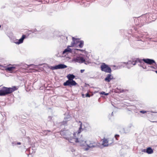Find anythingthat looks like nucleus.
Instances as JSON below:
<instances>
[{
	"label": "nucleus",
	"mask_w": 157,
	"mask_h": 157,
	"mask_svg": "<svg viewBox=\"0 0 157 157\" xmlns=\"http://www.w3.org/2000/svg\"><path fill=\"white\" fill-rule=\"evenodd\" d=\"M137 41H140V43H139L141 45V46H143L144 45V40H142L140 38V39H138V40H137Z\"/></svg>",
	"instance_id": "29"
},
{
	"label": "nucleus",
	"mask_w": 157,
	"mask_h": 157,
	"mask_svg": "<svg viewBox=\"0 0 157 157\" xmlns=\"http://www.w3.org/2000/svg\"><path fill=\"white\" fill-rule=\"evenodd\" d=\"M82 142L84 144H81V145H86L87 146V147L85 148L86 151L88 150L90 148L94 147L97 146V144L96 143L90 141H82Z\"/></svg>",
	"instance_id": "3"
},
{
	"label": "nucleus",
	"mask_w": 157,
	"mask_h": 157,
	"mask_svg": "<svg viewBox=\"0 0 157 157\" xmlns=\"http://www.w3.org/2000/svg\"><path fill=\"white\" fill-rule=\"evenodd\" d=\"M16 144H17L20 145V144H21V142H17Z\"/></svg>",
	"instance_id": "49"
},
{
	"label": "nucleus",
	"mask_w": 157,
	"mask_h": 157,
	"mask_svg": "<svg viewBox=\"0 0 157 157\" xmlns=\"http://www.w3.org/2000/svg\"><path fill=\"white\" fill-rule=\"evenodd\" d=\"M76 40H77V39L75 38L74 37H72V41L75 42Z\"/></svg>",
	"instance_id": "44"
},
{
	"label": "nucleus",
	"mask_w": 157,
	"mask_h": 157,
	"mask_svg": "<svg viewBox=\"0 0 157 157\" xmlns=\"http://www.w3.org/2000/svg\"><path fill=\"white\" fill-rule=\"evenodd\" d=\"M55 11L53 10H50L48 12V14L49 16H53L55 14Z\"/></svg>",
	"instance_id": "27"
},
{
	"label": "nucleus",
	"mask_w": 157,
	"mask_h": 157,
	"mask_svg": "<svg viewBox=\"0 0 157 157\" xmlns=\"http://www.w3.org/2000/svg\"><path fill=\"white\" fill-rule=\"evenodd\" d=\"M119 135L118 134H116L114 136V137L116 138V140H117V138H118L119 137Z\"/></svg>",
	"instance_id": "39"
},
{
	"label": "nucleus",
	"mask_w": 157,
	"mask_h": 157,
	"mask_svg": "<svg viewBox=\"0 0 157 157\" xmlns=\"http://www.w3.org/2000/svg\"><path fill=\"white\" fill-rule=\"evenodd\" d=\"M140 113H141L143 114H144L145 113H147V116H153L152 113H157V112H152L146 111H145V110H141L140 111Z\"/></svg>",
	"instance_id": "18"
},
{
	"label": "nucleus",
	"mask_w": 157,
	"mask_h": 157,
	"mask_svg": "<svg viewBox=\"0 0 157 157\" xmlns=\"http://www.w3.org/2000/svg\"><path fill=\"white\" fill-rule=\"evenodd\" d=\"M147 153L150 154L153 153L154 152L153 150L150 147H148L147 148Z\"/></svg>",
	"instance_id": "25"
},
{
	"label": "nucleus",
	"mask_w": 157,
	"mask_h": 157,
	"mask_svg": "<svg viewBox=\"0 0 157 157\" xmlns=\"http://www.w3.org/2000/svg\"><path fill=\"white\" fill-rule=\"evenodd\" d=\"M85 61L84 58L83 57L77 56L72 59V61L75 63H83Z\"/></svg>",
	"instance_id": "9"
},
{
	"label": "nucleus",
	"mask_w": 157,
	"mask_h": 157,
	"mask_svg": "<svg viewBox=\"0 0 157 157\" xmlns=\"http://www.w3.org/2000/svg\"><path fill=\"white\" fill-rule=\"evenodd\" d=\"M75 50H78L80 51V52H84L85 54H86L87 52L85 50H83V49H75Z\"/></svg>",
	"instance_id": "31"
},
{
	"label": "nucleus",
	"mask_w": 157,
	"mask_h": 157,
	"mask_svg": "<svg viewBox=\"0 0 157 157\" xmlns=\"http://www.w3.org/2000/svg\"><path fill=\"white\" fill-rule=\"evenodd\" d=\"M77 84V83L74 80H67L63 84V85L65 86H68L70 87L75 86Z\"/></svg>",
	"instance_id": "8"
},
{
	"label": "nucleus",
	"mask_w": 157,
	"mask_h": 157,
	"mask_svg": "<svg viewBox=\"0 0 157 157\" xmlns=\"http://www.w3.org/2000/svg\"><path fill=\"white\" fill-rule=\"evenodd\" d=\"M155 72L157 74V70L155 71Z\"/></svg>",
	"instance_id": "54"
},
{
	"label": "nucleus",
	"mask_w": 157,
	"mask_h": 157,
	"mask_svg": "<svg viewBox=\"0 0 157 157\" xmlns=\"http://www.w3.org/2000/svg\"><path fill=\"white\" fill-rule=\"evenodd\" d=\"M100 94L102 95H104L105 96H107L109 95V93H106L105 92L102 91L100 93Z\"/></svg>",
	"instance_id": "37"
},
{
	"label": "nucleus",
	"mask_w": 157,
	"mask_h": 157,
	"mask_svg": "<svg viewBox=\"0 0 157 157\" xmlns=\"http://www.w3.org/2000/svg\"><path fill=\"white\" fill-rule=\"evenodd\" d=\"M79 122V123H80V127H79V129H78V133H80L81 132L82 130V123L80 121Z\"/></svg>",
	"instance_id": "30"
},
{
	"label": "nucleus",
	"mask_w": 157,
	"mask_h": 157,
	"mask_svg": "<svg viewBox=\"0 0 157 157\" xmlns=\"http://www.w3.org/2000/svg\"><path fill=\"white\" fill-rule=\"evenodd\" d=\"M79 43V44L78 45V47L80 48H82L84 45V41L83 40H80Z\"/></svg>",
	"instance_id": "28"
},
{
	"label": "nucleus",
	"mask_w": 157,
	"mask_h": 157,
	"mask_svg": "<svg viewBox=\"0 0 157 157\" xmlns=\"http://www.w3.org/2000/svg\"><path fill=\"white\" fill-rule=\"evenodd\" d=\"M70 116L69 115H67V116L66 117H65L64 118V119L65 120H67L68 121L70 119Z\"/></svg>",
	"instance_id": "35"
},
{
	"label": "nucleus",
	"mask_w": 157,
	"mask_h": 157,
	"mask_svg": "<svg viewBox=\"0 0 157 157\" xmlns=\"http://www.w3.org/2000/svg\"><path fill=\"white\" fill-rule=\"evenodd\" d=\"M82 98H84L85 97H84V95L83 94H82Z\"/></svg>",
	"instance_id": "51"
},
{
	"label": "nucleus",
	"mask_w": 157,
	"mask_h": 157,
	"mask_svg": "<svg viewBox=\"0 0 157 157\" xmlns=\"http://www.w3.org/2000/svg\"><path fill=\"white\" fill-rule=\"evenodd\" d=\"M133 127L134 126L132 124H130L128 126L123 128L124 132L125 133L129 132L131 130V127Z\"/></svg>",
	"instance_id": "16"
},
{
	"label": "nucleus",
	"mask_w": 157,
	"mask_h": 157,
	"mask_svg": "<svg viewBox=\"0 0 157 157\" xmlns=\"http://www.w3.org/2000/svg\"><path fill=\"white\" fill-rule=\"evenodd\" d=\"M75 134L74 136H71L69 138L68 140H68L69 142L73 144L75 142L77 143L80 141L78 140V138H75Z\"/></svg>",
	"instance_id": "14"
},
{
	"label": "nucleus",
	"mask_w": 157,
	"mask_h": 157,
	"mask_svg": "<svg viewBox=\"0 0 157 157\" xmlns=\"http://www.w3.org/2000/svg\"><path fill=\"white\" fill-rule=\"evenodd\" d=\"M27 150L29 151L30 154H33L34 153H35V149H33V147H30L29 148H28Z\"/></svg>",
	"instance_id": "26"
},
{
	"label": "nucleus",
	"mask_w": 157,
	"mask_h": 157,
	"mask_svg": "<svg viewBox=\"0 0 157 157\" xmlns=\"http://www.w3.org/2000/svg\"><path fill=\"white\" fill-rule=\"evenodd\" d=\"M124 63L126 64V67L128 69H129L133 65H135L136 64V60L134 61H129L127 63Z\"/></svg>",
	"instance_id": "15"
},
{
	"label": "nucleus",
	"mask_w": 157,
	"mask_h": 157,
	"mask_svg": "<svg viewBox=\"0 0 157 157\" xmlns=\"http://www.w3.org/2000/svg\"><path fill=\"white\" fill-rule=\"evenodd\" d=\"M148 67L152 69H150L149 68V70L154 71L153 69H156L157 68V64L156 63H155V64L154 63V64H152L151 65H150V66H148Z\"/></svg>",
	"instance_id": "20"
},
{
	"label": "nucleus",
	"mask_w": 157,
	"mask_h": 157,
	"mask_svg": "<svg viewBox=\"0 0 157 157\" xmlns=\"http://www.w3.org/2000/svg\"><path fill=\"white\" fill-rule=\"evenodd\" d=\"M80 55H81V56H83V54H80Z\"/></svg>",
	"instance_id": "53"
},
{
	"label": "nucleus",
	"mask_w": 157,
	"mask_h": 157,
	"mask_svg": "<svg viewBox=\"0 0 157 157\" xmlns=\"http://www.w3.org/2000/svg\"><path fill=\"white\" fill-rule=\"evenodd\" d=\"M67 121L68 120H64L63 122H61V124L64 125H66Z\"/></svg>",
	"instance_id": "33"
},
{
	"label": "nucleus",
	"mask_w": 157,
	"mask_h": 157,
	"mask_svg": "<svg viewBox=\"0 0 157 157\" xmlns=\"http://www.w3.org/2000/svg\"><path fill=\"white\" fill-rule=\"evenodd\" d=\"M11 39V41L16 44H19L22 43L25 38H26V36L25 35H23L21 38L19 40L15 39L13 37H10Z\"/></svg>",
	"instance_id": "6"
},
{
	"label": "nucleus",
	"mask_w": 157,
	"mask_h": 157,
	"mask_svg": "<svg viewBox=\"0 0 157 157\" xmlns=\"http://www.w3.org/2000/svg\"><path fill=\"white\" fill-rule=\"evenodd\" d=\"M32 10L31 9H29L28 10V11H29V12H31L32 11Z\"/></svg>",
	"instance_id": "48"
},
{
	"label": "nucleus",
	"mask_w": 157,
	"mask_h": 157,
	"mask_svg": "<svg viewBox=\"0 0 157 157\" xmlns=\"http://www.w3.org/2000/svg\"><path fill=\"white\" fill-rule=\"evenodd\" d=\"M143 59H140L139 58L136 59V63H140L138 64V65L143 67L144 69L147 68L146 66L145 65L144 62L142 60Z\"/></svg>",
	"instance_id": "12"
},
{
	"label": "nucleus",
	"mask_w": 157,
	"mask_h": 157,
	"mask_svg": "<svg viewBox=\"0 0 157 157\" xmlns=\"http://www.w3.org/2000/svg\"><path fill=\"white\" fill-rule=\"evenodd\" d=\"M27 139L28 140V141L29 142H30V138L29 137H27Z\"/></svg>",
	"instance_id": "50"
},
{
	"label": "nucleus",
	"mask_w": 157,
	"mask_h": 157,
	"mask_svg": "<svg viewBox=\"0 0 157 157\" xmlns=\"http://www.w3.org/2000/svg\"><path fill=\"white\" fill-rule=\"evenodd\" d=\"M68 79V80H73V79L75 78V76L73 74H69L67 76Z\"/></svg>",
	"instance_id": "24"
},
{
	"label": "nucleus",
	"mask_w": 157,
	"mask_h": 157,
	"mask_svg": "<svg viewBox=\"0 0 157 157\" xmlns=\"http://www.w3.org/2000/svg\"><path fill=\"white\" fill-rule=\"evenodd\" d=\"M17 142H12V145L14 146L15 145H17Z\"/></svg>",
	"instance_id": "42"
},
{
	"label": "nucleus",
	"mask_w": 157,
	"mask_h": 157,
	"mask_svg": "<svg viewBox=\"0 0 157 157\" xmlns=\"http://www.w3.org/2000/svg\"><path fill=\"white\" fill-rule=\"evenodd\" d=\"M113 79V76L111 74H108L105 78V81L108 82H109L112 80Z\"/></svg>",
	"instance_id": "17"
},
{
	"label": "nucleus",
	"mask_w": 157,
	"mask_h": 157,
	"mask_svg": "<svg viewBox=\"0 0 157 157\" xmlns=\"http://www.w3.org/2000/svg\"><path fill=\"white\" fill-rule=\"evenodd\" d=\"M100 68L102 71L106 73H111L112 72L111 68L108 65L106 64L105 63H102L100 66Z\"/></svg>",
	"instance_id": "5"
},
{
	"label": "nucleus",
	"mask_w": 157,
	"mask_h": 157,
	"mask_svg": "<svg viewBox=\"0 0 157 157\" xmlns=\"http://www.w3.org/2000/svg\"><path fill=\"white\" fill-rule=\"evenodd\" d=\"M60 134L66 140H68L71 136H74L75 133H72L69 130H62L60 132Z\"/></svg>",
	"instance_id": "4"
},
{
	"label": "nucleus",
	"mask_w": 157,
	"mask_h": 157,
	"mask_svg": "<svg viewBox=\"0 0 157 157\" xmlns=\"http://www.w3.org/2000/svg\"><path fill=\"white\" fill-rule=\"evenodd\" d=\"M1 27V25H0V28Z\"/></svg>",
	"instance_id": "56"
},
{
	"label": "nucleus",
	"mask_w": 157,
	"mask_h": 157,
	"mask_svg": "<svg viewBox=\"0 0 157 157\" xmlns=\"http://www.w3.org/2000/svg\"><path fill=\"white\" fill-rule=\"evenodd\" d=\"M24 147H25V146H24Z\"/></svg>",
	"instance_id": "59"
},
{
	"label": "nucleus",
	"mask_w": 157,
	"mask_h": 157,
	"mask_svg": "<svg viewBox=\"0 0 157 157\" xmlns=\"http://www.w3.org/2000/svg\"><path fill=\"white\" fill-rule=\"evenodd\" d=\"M79 40L78 39H77V40H76L75 41V44L78 43H79Z\"/></svg>",
	"instance_id": "45"
},
{
	"label": "nucleus",
	"mask_w": 157,
	"mask_h": 157,
	"mask_svg": "<svg viewBox=\"0 0 157 157\" xmlns=\"http://www.w3.org/2000/svg\"><path fill=\"white\" fill-rule=\"evenodd\" d=\"M143 18L142 15L137 18H136L134 20L135 22L136 25V27L134 28L135 31H136L139 27H141L146 23L144 19Z\"/></svg>",
	"instance_id": "2"
},
{
	"label": "nucleus",
	"mask_w": 157,
	"mask_h": 157,
	"mask_svg": "<svg viewBox=\"0 0 157 157\" xmlns=\"http://www.w3.org/2000/svg\"><path fill=\"white\" fill-rule=\"evenodd\" d=\"M153 122H157V121H153Z\"/></svg>",
	"instance_id": "55"
},
{
	"label": "nucleus",
	"mask_w": 157,
	"mask_h": 157,
	"mask_svg": "<svg viewBox=\"0 0 157 157\" xmlns=\"http://www.w3.org/2000/svg\"><path fill=\"white\" fill-rule=\"evenodd\" d=\"M72 52V49L69 48V46H67V48L64 49V50L63 51L62 54L64 55L65 54H67V53H71Z\"/></svg>",
	"instance_id": "19"
},
{
	"label": "nucleus",
	"mask_w": 157,
	"mask_h": 157,
	"mask_svg": "<svg viewBox=\"0 0 157 157\" xmlns=\"http://www.w3.org/2000/svg\"><path fill=\"white\" fill-rule=\"evenodd\" d=\"M91 96V95H90L88 93H87L85 94V96L86 97H90Z\"/></svg>",
	"instance_id": "38"
},
{
	"label": "nucleus",
	"mask_w": 157,
	"mask_h": 157,
	"mask_svg": "<svg viewBox=\"0 0 157 157\" xmlns=\"http://www.w3.org/2000/svg\"><path fill=\"white\" fill-rule=\"evenodd\" d=\"M113 112L112 113H111V115L112 116H113Z\"/></svg>",
	"instance_id": "52"
},
{
	"label": "nucleus",
	"mask_w": 157,
	"mask_h": 157,
	"mask_svg": "<svg viewBox=\"0 0 157 157\" xmlns=\"http://www.w3.org/2000/svg\"><path fill=\"white\" fill-rule=\"evenodd\" d=\"M52 116H49L48 117V121H51L52 120Z\"/></svg>",
	"instance_id": "43"
},
{
	"label": "nucleus",
	"mask_w": 157,
	"mask_h": 157,
	"mask_svg": "<svg viewBox=\"0 0 157 157\" xmlns=\"http://www.w3.org/2000/svg\"><path fill=\"white\" fill-rule=\"evenodd\" d=\"M146 150H147V149H144L142 150V151L147 153V151H146Z\"/></svg>",
	"instance_id": "46"
},
{
	"label": "nucleus",
	"mask_w": 157,
	"mask_h": 157,
	"mask_svg": "<svg viewBox=\"0 0 157 157\" xmlns=\"http://www.w3.org/2000/svg\"><path fill=\"white\" fill-rule=\"evenodd\" d=\"M75 42L72 41L71 42V45L70 46H69V47H73L75 45Z\"/></svg>",
	"instance_id": "36"
},
{
	"label": "nucleus",
	"mask_w": 157,
	"mask_h": 157,
	"mask_svg": "<svg viewBox=\"0 0 157 157\" xmlns=\"http://www.w3.org/2000/svg\"><path fill=\"white\" fill-rule=\"evenodd\" d=\"M139 34H140V35L138 36V37L140 38L144 37L143 36L145 35V34H141V33H139Z\"/></svg>",
	"instance_id": "40"
},
{
	"label": "nucleus",
	"mask_w": 157,
	"mask_h": 157,
	"mask_svg": "<svg viewBox=\"0 0 157 157\" xmlns=\"http://www.w3.org/2000/svg\"><path fill=\"white\" fill-rule=\"evenodd\" d=\"M109 141H108L107 139L104 138L103 139V142L102 145L104 147H107L109 145V144L108 143Z\"/></svg>",
	"instance_id": "23"
},
{
	"label": "nucleus",
	"mask_w": 157,
	"mask_h": 157,
	"mask_svg": "<svg viewBox=\"0 0 157 157\" xmlns=\"http://www.w3.org/2000/svg\"><path fill=\"white\" fill-rule=\"evenodd\" d=\"M85 61L83 63H84V64L86 65H88L90 63H91L90 62L88 61H86L85 59H84Z\"/></svg>",
	"instance_id": "34"
},
{
	"label": "nucleus",
	"mask_w": 157,
	"mask_h": 157,
	"mask_svg": "<svg viewBox=\"0 0 157 157\" xmlns=\"http://www.w3.org/2000/svg\"><path fill=\"white\" fill-rule=\"evenodd\" d=\"M6 95L11 94L15 90H17V88L16 86H13L12 87H6Z\"/></svg>",
	"instance_id": "10"
},
{
	"label": "nucleus",
	"mask_w": 157,
	"mask_h": 157,
	"mask_svg": "<svg viewBox=\"0 0 157 157\" xmlns=\"http://www.w3.org/2000/svg\"><path fill=\"white\" fill-rule=\"evenodd\" d=\"M49 68L52 70L57 69V65H56L53 66H51Z\"/></svg>",
	"instance_id": "32"
},
{
	"label": "nucleus",
	"mask_w": 157,
	"mask_h": 157,
	"mask_svg": "<svg viewBox=\"0 0 157 157\" xmlns=\"http://www.w3.org/2000/svg\"><path fill=\"white\" fill-rule=\"evenodd\" d=\"M16 65L17 66H12L11 67H6V66H4L3 65L0 64V69L3 70L4 69L2 68H3L6 71H11L13 70L17 69V66H18L19 65Z\"/></svg>",
	"instance_id": "7"
},
{
	"label": "nucleus",
	"mask_w": 157,
	"mask_h": 157,
	"mask_svg": "<svg viewBox=\"0 0 157 157\" xmlns=\"http://www.w3.org/2000/svg\"><path fill=\"white\" fill-rule=\"evenodd\" d=\"M6 95L11 94L15 90H17V88L16 86H13L12 87H6Z\"/></svg>",
	"instance_id": "11"
},
{
	"label": "nucleus",
	"mask_w": 157,
	"mask_h": 157,
	"mask_svg": "<svg viewBox=\"0 0 157 157\" xmlns=\"http://www.w3.org/2000/svg\"><path fill=\"white\" fill-rule=\"evenodd\" d=\"M84 71H85V70H84V69H82L80 70V72L81 73H82L84 72Z\"/></svg>",
	"instance_id": "47"
},
{
	"label": "nucleus",
	"mask_w": 157,
	"mask_h": 157,
	"mask_svg": "<svg viewBox=\"0 0 157 157\" xmlns=\"http://www.w3.org/2000/svg\"><path fill=\"white\" fill-rule=\"evenodd\" d=\"M145 33V34H147V33Z\"/></svg>",
	"instance_id": "57"
},
{
	"label": "nucleus",
	"mask_w": 157,
	"mask_h": 157,
	"mask_svg": "<svg viewBox=\"0 0 157 157\" xmlns=\"http://www.w3.org/2000/svg\"><path fill=\"white\" fill-rule=\"evenodd\" d=\"M145 23H148L154 21L156 19V16L151 13H146L142 15Z\"/></svg>",
	"instance_id": "1"
},
{
	"label": "nucleus",
	"mask_w": 157,
	"mask_h": 157,
	"mask_svg": "<svg viewBox=\"0 0 157 157\" xmlns=\"http://www.w3.org/2000/svg\"><path fill=\"white\" fill-rule=\"evenodd\" d=\"M26 66H28V65H27V64H26Z\"/></svg>",
	"instance_id": "58"
},
{
	"label": "nucleus",
	"mask_w": 157,
	"mask_h": 157,
	"mask_svg": "<svg viewBox=\"0 0 157 157\" xmlns=\"http://www.w3.org/2000/svg\"><path fill=\"white\" fill-rule=\"evenodd\" d=\"M142 60H143L144 63L149 65H151L152 64H155V63H156L155 60L152 59L148 58L143 59Z\"/></svg>",
	"instance_id": "13"
},
{
	"label": "nucleus",
	"mask_w": 157,
	"mask_h": 157,
	"mask_svg": "<svg viewBox=\"0 0 157 157\" xmlns=\"http://www.w3.org/2000/svg\"><path fill=\"white\" fill-rule=\"evenodd\" d=\"M61 41L65 43L67 41V37L64 36H60Z\"/></svg>",
	"instance_id": "22"
},
{
	"label": "nucleus",
	"mask_w": 157,
	"mask_h": 157,
	"mask_svg": "<svg viewBox=\"0 0 157 157\" xmlns=\"http://www.w3.org/2000/svg\"><path fill=\"white\" fill-rule=\"evenodd\" d=\"M51 132L50 131H45L44 132L45 133L46 135H48V133H49Z\"/></svg>",
	"instance_id": "41"
},
{
	"label": "nucleus",
	"mask_w": 157,
	"mask_h": 157,
	"mask_svg": "<svg viewBox=\"0 0 157 157\" xmlns=\"http://www.w3.org/2000/svg\"><path fill=\"white\" fill-rule=\"evenodd\" d=\"M67 67V66L63 64L60 63L57 65V69H64Z\"/></svg>",
	"instance_id": "21"
}]
</instances>
